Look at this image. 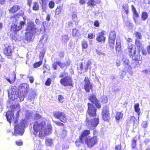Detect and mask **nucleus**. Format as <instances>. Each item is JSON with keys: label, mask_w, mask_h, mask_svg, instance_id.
Instances as JSON below:
<instances>
[{"label": "nucleus", "mask_w": 150, "mask_h": 150, "mask_svg": "<svg viewBox=\"0 0 150 150\" xmlns=\"http://www.w3.org/2000/svg\"><path fill=\"white\" fill-rule=\"evenodd\" d=\"M15 109L14 110L7 112L6 116L7 120L10 123L13 122L15 123L14 126V132H12L14 135L19 134L22 135L24 133V128L27 125V121L25 120L21 121L20 124L18 125V121L16 119L15 120L13 117L14 111H16Z\"/></svg>", "instance_id": "f257e3e1"}, {"label": "nucleus", "mask_w": 150, "mask_h": 150, "mask_svg": "<svg viewBox=\"0 0 150 150\" xmlns=\"http://www.w3.org/2000/svg\"><path fill=\"white\" fill-rule=\"evenodd\" d=\"M33 128L35 136L38 134L40 137L42 138L50 133L52 127L50 125L46 126L45 123L44 122H36L34 124Z\"/></svg>", "instance_id": "f03ea898"}, {"label": "nucleus", "mask_w": 150, "mask_h": 150, "mask_svg": "<svg viewBox=\"0 0 150 150\" xmlns=\"http://www.w3.org/2000/svg\"><path fill=\"white\" fill-rule=\"evenodd\" d=\"M34 25V24L32 21H30L27 23L25 35L28 41L31 40L34 34L36 33L37 31H38V29L35 28Z\"/></svg>", "instance_id": "7ed1b4c3"}, {"label": "nucleus", "mask_w": 150, "mask_h": 150, "mask_svg": "<svg viewBox=\"0 0 150 150\" xmlns=\"http://www.w3.org/2000/svg\"><path fill=\"white\" fill-rule=\"evenodd\" d=\"M13 23L11 27V30L14 31H18L21 30L25 23V21H18V16H13L11 18Z\"/></svg>", "instance_id": "20e7f679"}, {"label": "nucleus", "mask_w": 150, "mask_h": 150, "mask_svg": "<svg viewBox=\"0 0 150 150\" xmlns=\"http://www.w3.org/2000/svg\"><path fill=\"white\" fill-rule=\"evenodd\" d=\"M98 142V139L96 137H91L88 136L87 139L84 140V142L89 148L93 147Z\"/></svg>", "instance_id": "39448f33"}, {"label": "nucleus", "mask_w": 150, "mask_h": 150, "mask_svg": "<svg viewBox=\"0 0 150 150\" xmlns=\"http://www.w3.org/2000/svg\"><path fill=\"white\" fill-rule=\"evenodd\" d=\"M88 109L87 111L88 115L87 118L88 117H93L96 115V110L95 107L91 104H88Z\"/></svg>", "instance_id": "423d86ee"}, {"label": "nucleus", "mask_w": 150, "mask_h": 150, "mask_svg": "<svg viewBox=\"0 0 150 150\" xmlns=\"http://www.w3.org/2000/svg\"><path fill=\"white\" fill-rule=\"evenodd\" d=\"M83 87L86 91L89 92L90 90L92 89L93 84L90 81L88 77H85L84 80Z\"/></svg>", "instance_id": "0eeeda50"}, {"label": "nucleus", "mask_w": 150, "mask_h": 150, "mask_svg": "<svg viewBox=\"0 0 150 150\" xmlns=\"http://www.w3.org/2000/svg\"><path fill=\"white\" fill-rule=\"evenodd\" d=\"M102 116L103 119L106 121H108L110 118L109 108L108 106H105L103 109Z\"/></svg>", "instance_id": "6e6552de"}, {"label": "nucleus", "mask_w": 150, "mask_h": 150, "mask_svg": "<svg viewBox=\"0 0 150 150\" xmlns=\"http://www.w3.org/2000/svg\"><path fill=\"white\" fill-rule=\"evenodd\" d=\"M60 83L64 86H71L72 85L71 79L69 77L63 78L60 80Z\"/></svg>", "instance_id": "1a4fd4ad"}, {"label": "nucleus", "mask_w": 150, "mask_h": 150, "mask_svg": "<svg viewBox=\"0 0 150 150\" xmlns=\"http://www.w3.org/2000/svg\"><path fill=\"white\" fill-rule=\"evenodd\" d=\"M54 115L55 117L59 119L63 122H65L66 121V118L64 113L56 112L54 113Z\"/></svg>", "instance_id": "9d476101"}, {"label": "nucleus", "mask_w": 150, "mask_h": 150, "mask_svg": "<svg viewBox=\"0 0 150 150\" xmlns=\"http://www.w3.org/2000/svg\"><path fill=\"white\" fill-rule=\"evenodd\" d=\"M4 53L7 56H10L13 52L12 46L9 44H6L5 45Z\"/></svg>", "instance_id": "9b49d317"}, {"label": "nucleus", "mask_w": 150, "mask_h": 150, "mask_svg": "<svg viewBox=\"0 0 150 150\" xmlns=\"http://www.w3.org/2000/svg\"><path fill=\"white\" fill-rule=\"evenodd\" d=\"M27 86L25 83L22 84L19 86V90L20 92H22L23 96V97H21V99L20 98L21 100H23L24 96L27 92Z\"/></svg>", "instance_id": "f8f14e48"}, {"label": "nucleus", "mask_w": 150, "mask_h": 150, "mask_svg": "<svg viewBox=\"0 0 150 150\" xmlns=\"http://www.w3.org/2000/svg\"><path fill=\"white\" fill-rule=\"evenodd\" d=\"M90 134V132L88 130H85L82 132L81 136L79 138V142L84 143V140L87 139L88 135Z\"/></svg>", "instance_id": "ddd939ff"}, {"label": "nucleus", "mask_w": 150, "mask_h": 150, "mask_svg": "<svg viewBox=\"0 0 150 150\" xmlns=\"http://www.w3.org/2000/svg\"><path fill=\"white\" fill-rule=\"evenodd\" d=\"M106 32L103 30L100 33L96 38V40L99 42H104L105 41V37L104 35Z\"/></svg>", "instance_id": "4468645a"}, {"label": "nucleus", "mask_w": 150, "mask_h": 150, "mask_svg": "<svg viewBox=\"0 0 150 150\" xmlns=\"http://www.w3.org/2000/svg\"><path fill=\"white\" fill-rule=\"evenodd\" d=\"M89 100L93 104H95L98 108H100L101 107V105L98 103V100L96 98L95 95H92L89 98Z\"/></svg>", "instance_id": "2eb2a0df"}, {"label": "nucleus", "mask_w": 150, "mask_h": 150, "mask_svg": "<svg viewBox=\"0 0 150 150\" xmlns=\"http://www.w3.org/2000/svg\"><path fill=\"white\" fill-rule=\"evenodd\" d=\"M17 91L14 88H12L11 89V92H8V97L9 98L13 100H14L15 98L17 97Z\"/></svg>", "instance_id": "dca6fc26"}, {"label": "nucleus", "mask_w": 150, "mask_h": 150, "mask_svg": "<svg viewBox=\"0 0 150 150\" xmlns=\"http://www.w3.org/2000/svg\"><path fill=\"white\" fill-rule=\"evenodd\" d=\"M133 60L137 62L136 64L137 65H140L142 63V57L139 53H138L137 54L132 56Z\"/></svg>", "instance_id": "f3484780"}, {"label": "nucleus", "mask_w": 150, "mask_h": 150, "mask_svg": "<svg viewBox=\"0 0 150 150\" xmlns=\"http://www.w3.org/2000/svg\"><path fill=\"white\" fill-rule=\"evenodd\" d=\"M87 124L89 126L92 125L93 126L96 127L99 123V120L98 118H95L92 120L91 121H88V118H87Z\"/></svg>", "instance_id": "a211bd4d"}, {"label": "nucleus", "mask_w": 150, "mask_h": 150, "mask_svg": "<svg viewBox=\"0 0 150 150\" xmlns=\"http://www.w3.org/2000/svg\"><path fill=\"white\" fill-rule=\"evenodd\" d=\"M124 66L127 69H130L131 68L129 60L125 56H123V58Z\"/></svg>", "instance_id": "6ab92c4d"}, {"label": "nucleus", "mask_w": 150, "mask_h": 150, "mask_svg": "<svg viewBox=\"0 0 150 150\" xmlns=\"http://www.w3.org/2000/svg\"><path fill=\"white\" fill-rule=\"evenodd\" d=\"M128 51L130 53L131 56H133L136 54V49L134 45H131L129 46Z\"/></svg>", "instance_id": "aec40b11"}, {"label": "nucleus", "mask_w": 150, "mask_h": 150, "mask_svg": "<svg viewBox=\"0 0 150 150\" xmlns=\"http://www.w3.org/2000/svg\"><path fill=\"white\" fill-rule=\"evenodd\" d=\"M20 8V7L16 5L13 6L10 9V12L12 13H14L18 10Z\"/></svg>", "instance_id": "412c9836"}, {"label": "nucleus", "mask_w": 150, "mask_h": 150, "mask_svg": "<svg viewBox=\"0 0 150 150\" xmlns=\"http://www.w3.org/2000/svg\"><path fill=\"white\" fill-rule=\"evenodd\" d=\"M116 38L115 32L114 31H111L110 33L109 40H115Z\"/></svg>", "instance_id": "4be33fe9"}, {"label": "nucleus", "mask_w": 150, "mask_h": 150, "mask_svg": "<svg viewBox=\"0 0 150 150\" xmlns=\"http://www.w3.org/2000/svg\"><path fill=\"white\" fill-rule=\"evenodd\" d=\"M12 78L11 79H10L8 78H6V80L10 83L12 84L15 81L16 78V74H13L12 75Z\"/></svg>", "instance_id": "5701e85b"}, {"label": "nucleus", "mask_w": 150, "mask_h": 150, "mask_svg": "<svg viewBox=\"0 0 150 150\" xmlns=\"http://www.w3.org/2000/svg\"><path fill=\"white\" fill-rule=\"evenodd\" d=\"M123 115V113L121 112H117L116 114L115 118L117 120H119L122 118Z\"/></svg>", "instance_id": "b1692460"}, {"label": "nucleus", "mask_w": 150, "mask_h": 150, "mask_svg": "<svg viewBox=\"0 0 150 150\" xmlns=\"http://www.w3.org/2000/svg\"><path fill=\"white\" fill-rule=\"evenodd\" d=\"M33 9L35 11H38L39 9V5L38 2H34L33 3Z\"/></svg>", "instance_id": "393cba45"}, {"label": "nucleus", "mask_w": 150, "mask_h": 150, "mask_svg": "<svg viewBox=\"0 0 150 150\" xmlns=\"http://www.w3.org/2000/svg\"><path fill=\"white\" fill-rule=\"evenodd\" d=\"M96 4V2L94 0H90L87 3L88 5L91 7L94 6Z\"/></svg>", "instance_id": "a878e982"}, {"label": "nucleus", "mask_w": 150, "mask_h": 150, "mask_svg": "<svg viewBox=\"0 0 150 150\" xmlns=\"http://www.w3.org/2000/svg\"><path fill=\"white\" fill-rule=\"evenodd\" d=\"M120 45L121 43L120 41L117 42L116 46V50L117 52H119L121 51V48Z\"/></svg>", "instance_id": "bb28decb"}, {"label": "nucleus", "mask_w": 150, "mask_h": 150, "mask_svg": "<svg viewBox=\"0 0 150 150\" xmlns=\"http://www.w3.org/2000/svg\"><path fill=\"white\" fill-rule=\"evenodd\" d=\"M128 7V6L127 4H125L123 6V8L124 10L123 11V13L126 15L128 14L129 11Z\"/></svg>", "instance_id": "cd10ccee"}, {"label": "nucleus", "mask_w": 150, "mask_h": 150, "mask_svg": "<svg viewBox=\"0 0 150 150\" xmlns=\"http://www.w3.org/2000/svg\"><path fill=\"white\" fill-rule=\"evenodd\" d=\"M115 40H109L108 43L110 48L113 49L115 46Z\"/></svg>", "instance_id": "c85d7f7f"}, {"label": "nucleus", "mask_w": 150, "mask_h": 150, "mask_svg": "<svg viewBox=\"0 0 150 150\" xmlns=\"http://www.w3.org/2000/svg\"><path fill=\"white\" fill-rule=\"evenodd\" d=\"M62 8L61 6H58L55 11V14L57 15L61 13Z\"/></svg>", "instance_id": "c756f323"}, {"label": "nucleus", "mask_w": 150, "mask_h": 150, "mask_svg": "<svg viewBox=\"0 0 150 150\" xmlns=\"http://www.w3.org/2000/svg\"><path fill=\"white\" fill-rule=\"evenodd\" d=\"M148 14L146 12H142L141 18L143 21H145L148 18Z\"/></svg>", "instance_id": "7c9ffc66"}, {"label": "nucleus", "mask_w": 150, "mask_h": 150, "mask_svg": "<svg viewBox=\"0 0 150 150\" xmlns=\"http://www.w3.org/2000/svg\"><path fill=\"white\" fill-rule=\"evenodd\" d=\"M79 34V31L76 29H74L73 30L72 32V35L73 36H77Z\"/></svg>", "instance_id": "2f4dec72"}, {"label": "nucleus", "mask_w": 150, "mask_h": 150, "mask_svg": "<svg viewBox=\"0 0 150 150\" xmlns=\"http://www.w3.org/2000/svg\"><path fill=\"white\" fill-rule=\"evenodd\" d=\"M69 40L68 35H64L62 37V40L63 42L66 43Z\"/></svg>", "instance_id": "473e14b6"}, {"label": "nucleus", "mask_w": 150, "mask_h": 150, "mask_svg": "<svg viewBox=\"0 0 150 150\" xmlns=\"http://www.w3.org/2000/svg\"><path fill=\"white\" fill-rule=\"evenodd\" d=\"M100 100L102 103H106L108 101V98L106 96H105L102 97L101 98Z\"/></svg>", "instance_id": "72a5a7b5"}, {"label": "nucleus", "mask_w": 150, "mask_h": 150, "mask_svg": "<svg viewBox=\"0 0 150 150\" xmlns=\"http://www.w3.org/2000/svg\"><path fill=\"white\" fill-rule=\"evenodd\" d=\"M91 64V62L90 60H88V62L86 63L85 66V67L84 69L86 71H87L89 67Z\"/></svg>", "instance_id": "f704fd0d"}, {"label": "nucleus", "mask_w": 150, "mask_h": 150, "mask_svg": "<svg viewBox=\"0 0 150 150\" xmlns=\"http://www.w3.org/2000/svg\"><path fill=\"white\" fill-rule=\"evenodd\" d=\"M135 44L137 47H139L142 50L143 48V46L142 44L140 43L139 41L137 40H136Z\"/></svg>", "instance_id": "c9c22d12"}, {"label": "nucleus", "mask_w": 150, "mask_h": 150, "mask_svg": "<svg viewBox=\"0 0 150 150\" xmlns=\"http://www.w3.org/2000/svg\"><path fill=\"white\" fill-rule=\"evenodd\" d=\"M139 105L138 103H137L134 105V108L136 112H138L140 110V108L139 107Z\"/></svg>", "instance_id": "e433bc0d"}, {"label": "nucleus", "mask_w": 150, "mask_h": 150, "mask_svg": "<svg viewBox=\"0 0 150 150\" xmlns=\"http://www.w3.org/2000/svg\"><path fill=\"white\" fill-rule=\"evenodd\" d=\"M81 45L83 49H86L88 46L87 42L85 41H83L81 43Z\"/></svg>", "instance_id": "4c0bfd02"}, {"label": "nucleus", "mask_w": 150, "mask_h": 150, "mask_svg": "<svg viewBox=\"0 0 150 150\" xmlns=\"http://www.w3.org/2000/svg\"><path fill=\"white\" fill-rule=\"evenodd\" d=\"M54 2L53 1H50L49 2L48 6L49 8L52 9L54 8Z\"/></svg>", "instance_id": "58836bf2"}, {"label": "nucleus", "mask_w": 150, "mask_h": 150, "mask_svg": "<svg viewBox=\"0 0 150 150\" xmlns=\"http://www.w3.org/2000/svg\"><path fill=\"white\" fill-rule=\"evenodd\" d=\"M42 61H40L37 62L35 63L33 65L34 67L35 68H37L39 67L42 64Z\"/></svg>", "instance_id": "ea45409f"}, {"label": "nucleus", "mask_w": 150, "mask_h": 150, "mask_svg": "<svg viewBox=\"0 0 150 150\" xmlns=\"http://www.w3.org/2000/svg\"><path fill=\"white\" fill-rule=\"evenodd\" d=\"M68 74L65 72L64 71L62 73L60 74L59 76V78H66V77H68Z\"/></svg>", "instance_id": "a19ab883"}, {"label": "nucleus", "mask_w": 150, "mask_h": 150, "mask_svg": "<svg viewBox=\"0 0 150 150\" xmlns=\"http://www.w3.org/2000/svg\"><path fill=\"white\" fill-rule=\"evenodd\" d=\"M67 133V131L65 130H63L61 132L60 135L62 137L64 138L66 136Z\"/></svg>", "instance_id": "79ce46f5"}, {"label": "nucleus", "mask_w": 150, "mask_h": 150, "mask_svg": "<svg viewBox=\"0 0 150 150\" xmlns=\"http://www.w3.org/2000/svg\"><path fill=\"white\" fill-rule=\"evenodd\" d=\"M130 120L133 123V125H134V124L136 123V122L137 121V119L135 118V117L134 116H132L131 117Z\"/></svg>", "instance_id": "37998d69"}, {"label": "nucleus", "mask_w": 150, "mask_h": 150, "mask_svg": "<svg viewBox=\"0 0 150 150\" xmlns=\"http://www.w3.org/2000/svg\"><path fill=\"white\" fill-rule=\"evenodd\" d=\"M36 96V94L35 93L31 94L29 97L28 99L31 100H33L34 99Z\"/></svg>", "instance_id": "c03bdc74"}, {"label": "nucleus", "mask_w": 150, "mask_h": 150, "mask_svg": "<svg viewBox=\"0 0 150 150\" xmlns=\"http://www.w3.org/2000/svg\"><path fill=\"white\" fill-rule=\"evenodd\" d=\"M42 8L43 10L45 11L47 8V6H46V1H42Z\"/></svg>", "instance_id": "a18cd8bd"}, {"label": "nucleus", "mask_w": 150, "mask_h": 150, "mask_svg": "<svg viewBox=\"0 0 150 150\" xmlns=\"http://www.w3.org/2000/svg\"><path fill=\"white\" fill-rule=\"evenodd\" d=\"M135 35L137 39H141L142 38V36L140 33L139 32H136L135 33Z\"/></svg>", "instance_id": "49530a36"}, {"label": "nucleus", "mask_w": 150, "mask_h": 150, "mask_svg": "<svg viewBox=\"0 0 150 150\" xmlns=\"http://www.w3.org/2000/svg\"><path fill=\"white\" fill-rule=\"evenodd\" d=\"M46 144L49 145H51L52 143V140L50 139H47L46 140Z\"/></svg>", "instance_id": "de8ad7c7"}, {"label": "nucleus", "mask_w": 150, "mask_h": 150, "mask_svg": "<svg viewBox=\"0 0 150 150\" xmlns=\"http://www.w3.org/2000/svg\"><path fill=\"white\" fill-rule=\"evenodd\" d=\"M136 145V137H134L132 143V147L133 148H135Z\"/></svg>", "instance_id": "09e8293b"}, {"label": "nucleus", "mask_w": 150, "mask_h": 150, "mask_svg": "<svg viewBox=\"0 0 150 150\" xmlns=\"http://www.w3.org/2000/svg\"><path fill=\"white\" fill-rule=\"evenodd\" d=\"M51 82V79L50 78H48L45 83V84L47 86H49L50 85Z\"/></svg>", "instance_id": "8fccbe9b"}, {"label": "nucleus", "mask_w": 150, "mask_h": 150, "mask_svg": "<svg viewBox=\"0 0 150 150\" xmlns=\"http://www.w3.org/2000/svg\"><path fill=\"white\" fill-rule=\"evenodd\" d=\"M58 65L62 68H63L66 66L65 63H61L59 62H58Z\"/></svg>", "instance_id": "3c124183"}, {"label": "nucleus", "mask_w": 150, "mask_h": 150, "mask_svg": "<svg viewBox=\"0 0 150 150\" xmlns=\"http://www.w3.org/2000/svg\"><path fill=\"white\" fill-rule=\"evenodd\" d=\"M28 77L29 78L30 83H33L34 81V78L33 77L30 75H28Z\"/></svg>", "instance_id": "603ef678"}, {"label": "nucleus", "mask_w": 150, "mask_h": 150, "mask_svg": "<svg viewBox=\"0 0 150 150\" xmlns=\"http://www.w3.org/2000/svg\"><path fill=\"white\" fill-rule=\"evenodd\" d=\"M142 125L143 127L146 128L147 126V122L146 121H143L142 123Z\"/></svg>", "instance_id": "864d4df0"}, {"label": "nucleus", "mask_w": 150, "mask_h": 150, "mask_svg": "<svg viewBox=\"0 0 150 150\" xmlns=\"http://www.w3.org/2000/svg\"><path fill=\"white\" fill-rule=\"evenodd\" d=\"M72 18L74 21L76 20L77 18V16L76 13H73L72 15Z\"/></svg>", "instance_id": "5fc2aeb1"}, {"label": "nucleus", "mask_w": 150, "mask_h": 150, "mask_svg": "<svg viewBox=\"0 0 150 150\" xmlns=\"http://www.w3.org/2000/svg\"><path fill=\"white\" fill-rule=\"evenodd\" d=\"M64 100V97L61 95L59 96L58 100L60 102H62Z\"/></svg>", "instance_id": "6e6d98bb"}, {"label": "nucleus", "mask_w": 150, "mask_h": 150, "mask_svg": "<svg viewBox=\"0 0 150 150\" xmlns=\"http://www.w3.org/2000/svg\"><path fill=\"white\" fill-rule=\"evenodd\" d=\"M16 144L18 146H21L23 144V142L21 140H19L16 142Z\"/></svg>", "instance_id": "4d7b16f0"}, {"label": "nucleus", "mask_w": 150, "mask_h": 150, "mask_svg": "<svg viewBox=\"0 0 150 150\" xmlns=\"http://www.w3.org/2000/svg\"><path fill=\"white\" fill-rule=\"evenodd\" d=\"M58 62H54L52 64V67L53 68L55 69H57V65H58V63H57Z\"/></svg>", "instance_id": "13d9d810"}, {"label": "nucleus", "mask_w": 150, "mask_h": 150, "mask_svg": "<svg viewBox=\"0 0 150 150\" xmlns=\"http://www.w3.org/2000/svg\"><path fill=\"white\" fill-rule=\"evenodd\" d=\"M134 13V18L135 21L136 22V20L135 18L138 17L139 16V14L137 12V11H135L133 12Z\"/></svg>", "instance_id": "bf43d9fd"}, {"label": "nucleus", "mask_w": 150, "mask_h": 150, "mask_svg": "<svg viewBox=\"0 0 150 150\" xmlns=\"http://www.w3.org/2000/svg\"><path fill=\"white\" fill-rule=\"evenodd\" d=\"M95 37V35L92 33H90L88 34V37L89 39H92Z\"/></svg>", "instance_id": "052dcab7"}, {"label": "nucleus", "mask_w": 150, "mask_h": 150, "mask_svg": "<svg viewBox=\"0 0 150 150\" xmlns=\"http://www.w3.org/2000/svg\"><path fill=\"white\" fill-rule=\"evenodd\" d=\"M115 150H121L120 144L116 146Z\"/></svg>", "instance_id": "680f3d73"}, {"label": "nucleus", "mask_w": 150, "mask_h": 150, "mask_svg": "<svg viewBox=\"0 0 150 150\" xmlns=\"http://www.w3.org/2000/svg\"><path fill=\"white\" fill-rule=\"evenodd\" d=\"M94 25L96 27H98L99 26V23L97 21H95L94 23Z\"/></svg>", "instance_id": "e2e57ef3"}, {"label": "nucleus", "mask_w": 150, "mask_h": 150, "mask_svg": "<svg viewBox=\"0 0 150 150\" xmlns=\"http://www.w3.org/2000/svg\"><path fill=\"white\" fill-rule=\"evenodd\" d=\"M17 109L16 111L17 112V116L18 115V112L20 111V107H19V105L18 104L17 105Z\"/></svg>", "instance_id": "0e129e2a"}, {"label": "nucleus", "mask_w": 150, "mask_h": 150, "mask_svg": "<svg viewBox=\"0 0 150 150\" xmlns=\"http://www.w3.org/2000/svg\"><path fill=\"white\" fill-rule=\"evenodd\" d=\"M142 50V54L143 55H145L147 54V52H146L145 50L143 49Z\"/></svg>", "instance_id": "69168bd1"}, {"label": "nucleus", "mask_w": 150, "mask_h": 150, "mask_svg": "<svg viewBox=\"0 0 150 150\" xmlns=\"http://www.w3.org/2000/svg\"><path fill=\"white\" fill-rule=\"evenodd\" d=\"M79 2L81 4H84L85 3V1L84 0H80Z\"/></svg>", "instance_id": "338daca9"}, {"label": "nucleus", "mask_w": 150, "mask_h": 150, "mask_svg": "<svg viewBox=\"0 0 150 150\" xmlns=\"http://www.w3.org/2000/svg\"><path fill=\"white\" fill-rule=\"evenodd\" d=\"M147 51L149 54H150V46H149L147 47Z\"/></svg>", "instance_id": "774afa93"}]
</instances>
